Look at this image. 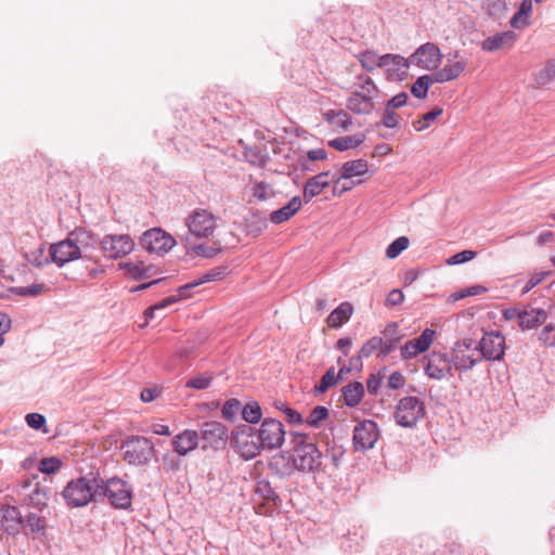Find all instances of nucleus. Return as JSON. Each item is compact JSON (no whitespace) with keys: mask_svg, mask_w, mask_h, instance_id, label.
I'll return each instance as SVG.
<instances>
[{"mask_svg":"<svg viewBox=\"0 0 555 555\" xmlns=\"http://www.w3.org/2000/svg\"><path fill=\"white\" fill-rule=\"evenodd\" d=\"M515 38L516 37H487L481 42V48L490 52L500 49H509L514 46Z\"/></svg>","mask_w":555,"mask_h":555,"instance_id":"35","label":"nucleus"},{"mask_svg":"<svg viewBox=\"0 0 555 555\" xmlns=\"http://www.w3.org/2000/svg\"><path fill=\"white\" fill-rule=\"evenodd\" d=\"M283 413L285 414L286 420L289 424L301 425L302 423H305V418L302 417V415L291 406H284Z\"/></svg>","mask_w":555,"mask_h":555,"instance_id":"62","label":"nucleus"},{"mask_svg":"<svg viewBox=\"0 0 555 555\" xmlns=\"http://www.w3.org/2000/svg\"><path fill=\"white\" fill-rule=\"evenodd\" d=\"M547 312L542 308L522 309V315L519 321V327L522 331L538 328L547 320Z\"/></svg>","mask_w":555,"mask_h":555,"instance_id":"24","label":"nucleus"},{"mask_svg":"<svg viewBox=\"0 0 555 555\" xmlns=\"http://www.w3.org/2000/svg\"><path fill=\"white\" fill-rule=\"evenodd\" d=\"M331 171H322L307 180L304 186L302 199L309 203L313 197L321 194L324 189L328 188Z\"/></svg>","mask_w":555,"mask_h":555,"instance_id":"20","label":"nucleus"},{"mask_svg":"<svg viewBox=\"0 0 555 555\" xmlns=\"http://www.w3.org/2000/svg\"><path fill=\"white\" fill-rule=\"evenodd\" d=\"M379 437L377 424L372 420L358 423L353 429V447L356 451H367L374 448Z\"/></svg>","mask_w":555,"mask_h":555,"instance_id":"14","label":"nucleus"},{"mask_svg":"<svg viewBox=\"0 0 555 555\" xmlns=\"http://www.w3.org/2000/svg\"><path fill=\"white\" fill-rule=\"evenodd\" d=\"M466 62L464 61H456L454 63H448L443 66V69L447 72L448 77L450 80L456 79L465 69Z\"/></svg>","mask_w":555,"mask_h":555,"instance_id":"59","label":"nucleus"},{"mask_svg":"<svg viewBox=\"0 0 555 555\" xmlns=\"http://www.w3.org/2000/svg\"><path fill=\"white\" fill-rule=\"evenodd\" d=\"M532 10L531 0H524L520 10L511 18V25L514 28H520V23L525 24L522 18H527Z\"/></svg>","mask_w":555,"mask_h":555,"instance_id":"48","label":"nucleus"},{"mask_svg":"<svg viewBox=\"0 0 555 555\" xmlns=\"http://www.w3.org/2000/svg\"><path fill=\"white\" fill-rule=\"evenodd\" d=\"M211 376L208 375H198L195 377L190 378L185 386L189 388L197 389V390H204L207 389L211 384Z\"/></svg>","mask_w":555,"mask_h":555,"instance_id":"57","label":"nucleus"},{"mask_svg":"<svg viewBox=\"0 0 555 555\" xmlns=\"http://www.w3.org/2000/svg\"><path fill=\"white\" fill-rule=\"evenodd\" d=\"M245 227L247 234L257 237L267 229V218L259 211H251L245 217Z\"/></svg>","mask_w":555,"mask_h":555,"instance_id":"32","label":"nucleus"},{"mask_svg":"<svg viewBox=\"0 0 555 555\" xmlns=\"http://www.w3.org/2000/svg\"><path fill=\"white\" fill-rule=\"evenodd\" d=\"M443 113L441 107H435L431 111L423 114L417 120L413 121L414 129L420 132L427 129L431 121Z\"/></svg>","mask_w":555,"mask_h":555,"instance_id":"40","label":"nucleus"},{"mask_svg":"<svg viewBox=\"0 0 555 555\" xmlns=\"http://www.w3.org/2000/svg\"><path fill=\"white\" fill-rule=\"evenodd\" d=\"M330 416L328 409L323 405H317L311 411L305 423L310 427L318 428L322 422L326 421Z\"/></svg>","mask_w":555,"mask_h":555,"instance_id":"38","label":"nucleus"},{"mask_svg":"<svg viewBox=\"0 0 555 555\" xmlns=\"http://www.w3.org/2000/svg\"><path fill=\"white\" fill-rule=\"evenodd\" d=\"M27 425L36 430H42L44 434L48 433L47 420L44 415L40 413H28L25 417Z\"/></svg>","mask_w":555,"mask_h":555,"instance_id":"49","label":"nucleus"},{"mask_svg":"<svg viewBox=\"0 0 555 555\" xmlns=\"http://www.w3.org/2000/svg\"><path fill=\"white\" fill-rule=\"evenodd\" d=\"M451 363L452 367L454 366L456 370L460 371H468L473 369L478 362L481 361V358H474L470 354H467L465 352V349H452L451 354Z\"/></svg>","mask_w":555,"mask_h":555,"instance_id":"29","label":"nucleus"},{"mask_svg":"<svg viewBox=\"0 0 555 555\" xmlns=\"http://www.w3.org/2000/svg\"><path fill=\"white\" fill-rule=\"evenodd\" d=\"M302 206V198L298 195L292 197L289 202L278 210L270 214V220L274 224L283 223L289 220Z\"/></svg>","mask_w":555,"mask_h":555,"instance_id":"25","label":"nucleus"},{"mask_svg":"<svg viewBox=\"0 0 555 555\" xmlns=\"http://www.w3.org/2000/svg\"><path fill=\"white\" fill-rule=\"evenodd\" d=\"M365 141V134L358 133L353 135H346L330 140L327 145L336 151L344 152L349 149H356Z\"/></svg>","mask_w":555,"mask_h":555,"instance_id":"30","label":"nucleus"},{"mask_svg":"<svg viewBox=\"0 0 555 555\" xmlns=\"http://www.w3.org/2000/svg\"><path fill=\"white\" fill-rule=\"evenodd\" d=\"M49 255L51 257V261L59 268L80 258L91 260L87 254H82L80 251V247L76 246L68 236L63 241L51 244L49 247Z\"/></svg>","mask_w":555,"mask_h":555,"instance_id":"11","label":"nucleus"},{"mask_svg":"<svg viewBox=\"0 0 555 555\" xmlns=\"http://www.w3.org/2000/svg\"><path fill=\"white\" fill-rule=\"evenodd\" d=\"M99 472H90L86 476L72 479L63 489L62 495L67 505L72 507H82L90 502H98Z\"/></svg>","mask_w":555,"mask_h":555,"instance_id":"2","label":"nucleus"},{"mask_svg":"<svg viewBox=\"0 0 555 555\" xmlns=\"http://www.w3.org/2000/svg\"><path fill=\"white\" fill-rule=\"evenodd\" d=\"M98 488L99 501L108 499L111 505L118 509L128 511L132 505L133 487L119 477H112L104 480L99 475Z\"/></svg>","mask_w":555,"mask_h":555,"instance_id":"3","label":"nucleus"},{"mask_svg":"<svg viewBox=\"0 0 555 555\" xmlns=\"http://www.w3.org/2000/svg\"><path fill=\"white\" fill-rule=\"evenodd\" d=\"M539 340L547 347H555V325L547 324L545 325L540 334Z\"/></svg>","mask_w":555,"mask_h":555,"instance_id":"55","label":"nucleus"},{"mask_svg":"<svg viewBox=\"0 0 555 555\" xmlns=\"http://www.w3.org/2000/svg\"><path fill=\"white\" fill-rule=\"evenodd\" d=\"M198 447H201V443L199 436L196 430L184 429L172 439L173 452L180 456L188 455Z\"/></svg>","mask_w":555,"mask_h":555,"instance_id":"19","label":"nucleus"},{"mask_svg":"<svg viewBox=\"0 0 555 555\" xmlns=\"http://www.w3.org/2000/svg\"><path fill=\"white\" fill-rule=\"evenodd\" d=\"M346 106L358 115H370L375 109L373 96L361 91H354L348 96Z\"/></svg>","mask_w":555,"mask_h":555,"instance_id":"21","label":"nucleus"},{"mask_svg":"<svg viewBox=\"0 0 555 555\" xmlns=\"http://www.w3.org/2000/svg\"><path fill=\"white\" fill-rule=\"evenodd\" d=\"M231 446L245 460L255 459L263 450L257 439L256 428L247 424L235 427L231 433Z\"/></svg>","mask_w":555,"mask_h":555,"instance_id":"5","label":"nucleus"},{"mask_svg":"<svg viewBox=\"0 0 555 555\" xmlns=\"http://www.w3.org/2000/svg\"><path fill=\"white\" fill-rule=\"evenodd\" d=\"M48 493V489H43L37 486L30 495V500L36 507L40 508L41 506L47 505Z\"/></svg>","mask_w":555,"mask_h":555,"instance_id":"61","label":"nucleus"},{"mask_svg":"<svg viewBox=\"0 0 555 555\" xmlns=\"http://www.w3.org/2000/svg\"><path fill=\"white\" fill-rule=\"evenodd\" d=\"M140 245L150 254L164 255L176 245V240L164 230L153 228L141 235Z\"/></svg>","mask_w":555,"mask_h":555,"instance_id":"10","label":"nucleus"},{"mask_svg":"<svg viewBox=\"0 0 555 555\" xmlns=\"http://www.w3.org/2000/svg\"><path fill=\"white\" fill-rule=\"evenodd\" d=\"M406 101H408V94L405 92H400V93L396 94L395 96H392L391 99H389L386 102V106H388L389 108H392V109H397V108L404 106L406 104Z\"/></svg>","mask_w":555,"mask_h":555,"instance_id":"64","label":"nucleus"},{"mask_svg":"<svg viewBox=\"0 0 555 555\" xmlns=\"http://www.w3.org/2000/svg\"><path fill=\"white\" fill-rule=\"evenodd\" d=\"M119 450L122 460L137 467L147 465L155 453L152 440L139 435H130L121 440Z\"/></svg>","mask_w":555,"mask_h":555,"instance_id":"4","label":"nucleus"},{"mask_svg":"<svg viewBox=\"0 0 555 555\" xmlns=\"http://www.w3.org/2000/svg\"><path fill=\"white\" fill-rule=\"evenodd\" d=\"M425 374L433 379L441 380L452 375V363L447 353L433 352L424 365Z\"/></svg>","mask_w":555,"mask_h":555,"instance_id":"16","label":"nucleus"},{"mask_svg":"<svg viewBox=\"0 0 555 555\" xmlns=\"http://www.w3.org/2000/svg\"><path fill=\"white\" fill-rule=\"evenodd\" d=\"M383 334L385 336V340L382 339V349L377 353V357L382 359L386 358L388 354L395 351L398 343L402 338L396 322L389 323L385 327Z\"/></svg>","mask_w":555,"mask_h":555,"instance_id":"23","label":"nucleus"},{"mask_svg":"<svg viewBox=\"0 0 555 555\" xmlns=\"http://www.w3.org/2000/svg\"><path fill=\"white\" fill-rule=\"evenodd\" d=\"M400 116L396 113V109L389 108L385 105V111L382 116L379 122L376 124V127L380 125L386 128H397L399 126Z\"/></svg>","mask_w":555,"mask_h":555,"instance_id":"47","label":"nucleus"},{"mask_svg":"<svg viewBox=\"0 0 555 555\" xmlns=\"http://www.w3.org/2000/svg\"><path fill=\"white\" fill-rule=\"evenodd\" d=\"M180 455H176L175 453H165L163 455V467L166 472H177L180 469L181 460Z\"/></svg>","mask_w":555,"mask_h":555,"instance_id":"58","label":"nucleus"},{"mask_svg":"<svg viewBox=\"0 0 555 555\" xmlns=\"http://www.w3.org/2000/svg\"><path fill=\"white\" fill-rule=\"evenodd\" d=\"M487 12L498 18L506 11V3L504 0H486Z\"/></svg>","mask_w":555,"mask_h":555,"instance_id":"54","label":"nucleus"},{"mask_svg":"<svg viewBox=\"0 0 555 555\" xmlns=\"http://www.w3.org/2000/svg\"><path fill=\"white\" fill-rule=\"evenodd\" d=\"M186 225L196 237H208L217 227V217L206 209H195L190 214Z\"/></svg>","mask_w":555,"mask_h":555,"instance_id":"13","label":"nucleus"},{"mask_svg":"<svg viewBox=\"0 0 555 555\" xmlns=\"http://www.w3.org/2000/svg\"><path fill=\"white\" fill-rule=\"evenodd\" d=\"M358 59L361 66L367 72L389 65V56H379L373 51H364L358 55Z\"/></svg>","mask_w":555,"mask_h":555,"instance_id":"31","label":"nucleus"},{"mask_svg":"<svg viewBox=\"0 0 555 555\" xmlns=\"http://www.w3.org/2000/svg\"><path fill=\"white\" fill-rule=\"evenodd\" d=\"M242 403L238 399L232 398L224 402L221 414L222 417L227 421L233 422L237 412H242Z\"/></svg>","mask_w":555,"mask_h":555,"instance_id":"43","label":"nucleus"},{"mask_svg":"<svg viewBox=\"0 0 555 555\" xmlns=\"http://www.w3.org/2000/svg\"><path fill=\"white\" fill-rule=\"evenodd\" d=\"M242 418L250 425L259 423L262 418V410L260 404L257 401H249L243 405Z\"/></svg>","mask_w":555,"mask_h":555,"instance_id":"37","label":"nucleus"},{"mask_svg":"<svg viewBox=\"0 0 555 555\" xmlns=\"http://www.w3.org/2000/svg\"><path fill=\"white\" fill-rule=\"evenodd\" d=\"M227 271L228 267L225 266L215 267L207 271L206 273H204L203 275H201L197 280L201 285L208 282L219 281L225 276Z\"/></svg>","mask_w":555,"mask_h":555,"instance_id":"45","label":"nucleus"},{"mask_svg":"<svg viewBox=\"0 0 555 555\" xmlns=\"http://www.w3.org/2000/svg\"><path fill=\"white\" fill-rule=\"evenodd\" d=\"M193 251L203 258H214L222 251L221 247H212L207 244H198L192 247Z\"/></svg>","mask_w":555,"mask_h":555,"instance_id":"53","label":"nucleus"},{"mask_svg":"<svg viewBox=\"0 0 555 555\" xmlns=\"http://www.w3.org/2000/svg\"><path fill=\"white\" fill-rule=\"evenodd\" d=\"M436 332L431 328H425L422 334L412 340H408L401 347V356L403 359L409 360L416 357L418 353L425 352L433 344Z\"/></svg>","mask_w":555,"mask_h":555,"instance_id":"17","label":"nucleus"},{"mask_svg":"<svg viewBox=\"0 0 555 555\" xmlns=\"http://www.w3.org/2000/svg\"><path fill=\"white\" fill-rule=\"evenodd\" d=\"M369 170L367 162L363 158L346 162L341 167L340 178L350 179L352 177L362 176Z\"/></svg>","mask_w":555,"mask_h":555,"instance_id":"34","label":"nucleus"},{"mask_svg":"<svg viewBox=\"0 0 555 555\" xmlns=\"http://www.w3.org/2000/svg\"><path fill=\"white\" fill-rule=\"evenodd\" d=\"M404 300V295L402 293L401 289H398V288H395L392 291L389 292V294L387 295L386 297V306H389V307H396V306H399L403 302Z\"/></svg>","mask_w":555,"mask_h":555,"instance_id":"63","label":"nucleus"},{"mask_svg":"<svg viewBox=\"0 0 555 555\" xmlns=\"http://www.w3.org/2000/svg\"><path fill=\"white\" fill-rule=\"evenodd\" d=\"M255 493L262 498L267 503H271L274 507H280L282 505V499L275 489L271 486L269 480H258L256 483Z\"/></svg>","mask_w":555,"mask_h":555,"instance_id":"28","label":"nucleus"},{"mask_svg":"<svg viewBox=\"0 0 555 555\" xmlns=\"http://www.w3.org/2000/svg\"><path fill=\"white\" fill-rule=\"evenodd\" d=\"M100 245L105 257L117 259L130 254L134 242L128 234H107L100 241Z\"/></svg>","mask_w":555,"mask_h":555,"instance_id":"12","label":"nucleus"},{"mask_svg":"<svg viewBox=\"0 0 555 555\" xmlns=\"http://www.w3.org/2000/svg\"><path fill=\"white\" fill-rule=\"evenodd\" d=\"M27 261L37 268H42L49 264L51 261V257L44 256V245L41 244L40 247L34 251H30L26 256Z\"/></svg>","mask_w":555,"mask_h":555,"instance_id":"44","label":"nucleus"},{"mask_svg":"<svg viewBox=\"0 0 555 555\" xmlns=\"http://www.w3.org/2000/svg\"><path fill=\"white\" fill-rule=\"evenodd\" d=\"M24 527L22 514L16 506L2 505L0 511V528L8 534L15 535Z\"/></svg>","mask_w":555,"mask_h":555,"instance_id":"18","label":"nucleus"},{"mask_svg":"<svg viewBox=\"0 0 555 555\" xmlns=\"http://www.w3.org/2000/svg\"><path fill=\"white\" fill-rule=\"evenodd\" d=\"M476 257V253L469 249L462 250L460 253L454 254L450 258L447 259V264L456 266L465 263Z\"/></svg>","mask_w":555,"mask_h":555,"instance_id":"56","label":"nucleus"},{"mask_svg":"<svg viewBox=\"0 0 555 555\" xmlns=\"http://www.w3.org/2000/svg\"><path fill=\"white\" fill-rule=\"evenodd\" d=\"M119 268L124 269L135 281L146 280L159 273L158 267L154 264L144 266L143 261L121 262Z\"/></svg>","mask_w":555,"mask_h":555,"instance_id":"22","label":"nucleus"},{"mask_svg":"<svg viewBox=\"0 0 555 555\" xmlns=\"http://www.w3.org/2000/svg\"><path fill=\"white\" fill-rule=\"evenodd\" d=\"M257 439L263 450H276L285 442L286 431L284 425L272 417L264 418L260 427L256 429Z\"/></svg>","mask_w":555,"mask_h":555,"instance_id":"8","label":"nucleus"},{"mask_svg":"<svg viewBox=\"0 0 555 555\" xmlns=\"http://www.w3.org/2000/svg\"><path fill=\"white\" fill-rule=\"evenodd\" d=\"M382 349V338L378 336L371 337L359 350L360 357L369 358L374 351Z\"/></svg>","mask_w":555,"mask_h":555,"instance_id":"52","label":"nucleus"},{"mask_svg":"<svg viewBox=\"0 0 555 555\" xmlns=\"http://www.w3.org/2000/svg\"><path fill=\"white\" fill-rule=\"evenodd\" d=\"M62 467V461L56 456L43 457L39 463V470L42 474H54Z\"/></svg>","mask_w":555,"mask_h":555,"instance_id":"46","label":"nucleus"},{"mask_svg":"<svg viewBox=\"0 0 555 555\" xmlns=\"http://www.w3.org/2000/svg\"><path fill=\"white\" fill-rule=\"evenodd\" d=\"M551 275V271H542L534 273L526 283L522 294L529 293L532 288L541 284L543 281H545Z\"/></svg>","mask_w":555,"mask_h":555,"instance_id":"60","label":"nucleus"},{"mask_svg":"<svg viewBox=\"0 0 555 555\" xmlns=\"http://www.w3.org/2000/svg\"><path fill=\"white\" fill-rule=\"evenodd\" d=\"M26 526L33 533L41 532L46 528V519L36 513H29L26 516Z\"/></svg>","mask_w":555,"mask_h":555,"instance_id":"50","label":"nucleus"},{"mask_svg":"<svg viewBox=\"0 0 555 555\" xmlns=\"http://www.w3.org/2000/svg\"><path fill=\"white\" fill-rule=\"evenodd\" d=\"M442 54L440 49L433 42H426L422 44L416 51L410 56V62L427 70L436 69L441 63Z\"/></svg>","mask_w":555,"mask_h":555,"instance_id":"15","label":"nucleus"},{"mask_svg":"<svg viewBox=\"0 0 555 555\" xmlns=\"http://www.w3.org/2000/svg\"><path fill=\"white\" fill-rule=\"evenodd\" d=\"M67 236L76 246L80 247L82 254L94 244V235L81 227L70 231Z\"/></svg>","mask_w":555,"mask_h":555,"instance_id":"33","label":"nucleus"},{"mask_svg":"<svg viewBox=\"0 0 555 555\" xmlns=\"http://www.w3.org/2000/svg\"><path fill=\"white\" fill-rule=\"evenodd\" d=\"M353 308L348 301L341 302L336 307L327 317L326 323L330 327L338 328L341 327L352 315Z\"/></svg>","mask_w":555,"mask_h":555,"instance_id":"26","label":"nucleus"},{"mask_svg":"<svg viewBox=\"0 0 555 555\" xmlns=\"http://www.w3.org/2000/svg\"><path fill=\"white\" fill-rule=\"evenodd\" d=\"M199 443L203 450H222L229 440V431L225 425L217 421H207L201 425L198 433Z\"/></svg>","mask_w":555,"mask_h":555,"instance_id":"7","label":"nucleus"},{"mask_svg":"<svg viewBox=\"0 0 555 555\" xmlns=\"http://www.w3.org/2000/svg\"><path fill=\"white\" fill-rule=\"evenodd\" d=\"M505 336L498 331H491L483 333L481 339L474 347L475 350H479L481 353V360L488 361H502L505 354Z\"/></svg>","mask_w":555,"mask_h":555,"instance_id":"9","label":"nucleus"},{"mask_svg":"<svg viewBox=\"0 0 555 555\" xmlns=\"http://www.w3.org/2000/svg\"><path fill=\"white\" fill-rule=\"evenodd\" d=\"M555 79V60L550 59L546 61L543 68L540 69L534 76V83L537 88L544 87Z\"/></svg>","mask_w":555,"mask_h":555,"instance_id":"36","label":"nucleus"},{"mask_svg":"<svg viewBox=\"0 0 555 555\" xmlns=\"http://www.w3.org/2000/svg\"><path fill=\"white\" fill-rule=\"evenodd\" d=\"M338 383V378L336 377L334 366H331L324 375L321 377L320 382L314 385L313 391L315 393H324L328 388L335 386Z\"/></svg>","mask_w":555,"mask_h":555,"instance_id":"39","label":"nucleus"},{"mask_svg":"<svg viewBox=\"0 0 555 555\" xmlns=\"http://www.w3.org/2000/svg\"><path fill=\"white\" fill-rule=\"evenodd\" d=\"M344 403L349 408L357 406L364 396V387L360 382H352L341 388Z\"/></svg>","mask_w":555,"mask_h":555,"instance_id":"27","label":"nucleus"},{"mask_svg":"<svg viewBox=\"0 0 555 555\" xmlns=\"http://www.w3.org/2000/svg\"><path fill=\"white\" fill-rule=\"evenodd\" d=\"M426 414L424 402L413 396L401 398L396 406V423L404 428H414Z\"/></svg>","mask_w":555,"mask_h":555,"instance_id":"6","label":"nucleus"},{"mask_svg":"<svg viewBox=\"0 0 555 555\" xmlns=\"http://www.w3.org/2000/svg\"><path fill=\"white\" fill-rule=\"evenodd\" d=\"M431 81L428 75H423L416 79L411 87V93L417 99H424L427 95Z\"/></svg>","mask_w":555,"mask_h":555,"instance_id":"42","label":"nucleus"},{"mask_svg":"<svg viewBox=\"0 0 555 555\" xmlns=\"http://www.w3.org/2000/svg\"><path fill=\"white\" fill-rule=\"evenodd\" d=\"M289 459L295 469L300 473H314L322 465V453L308 434L289 431Z\"/></svg>","mask_w":555,"mask_h":555,"instance_id":"1","label":"nucleus"},{"mask_svg":"<svg viewBox=\"0 0 555 555\" xmlns=\"http://www.w3.org/2000/svg\"><path fill=\"white\" fill-rule=\"evenodd\" d=\"M410 241L406 236H400L392 241L387 249H386V256L389 259L397 258L403 250H405L409 247Z\"/></svg>","mask_w":555,"mask_h":555,"instance_id":"41","label":"nucleus"},{"mask_svg":"<svg viewBox=\"0 0 555 555\" xmlns=\"http://www.w3.org/2000/svg\"><path fill=\"white\" fill-rule=\"evenodd\" d=\"M44 289L43 284L34 283L29 286H21V287H14L12 288V292L18 296L26 297V296H38L40 295Z\"/></svg>","mask_w":555,"mask_h":555,"instance_id":"51","label":"nucleus"}]
</instances>
